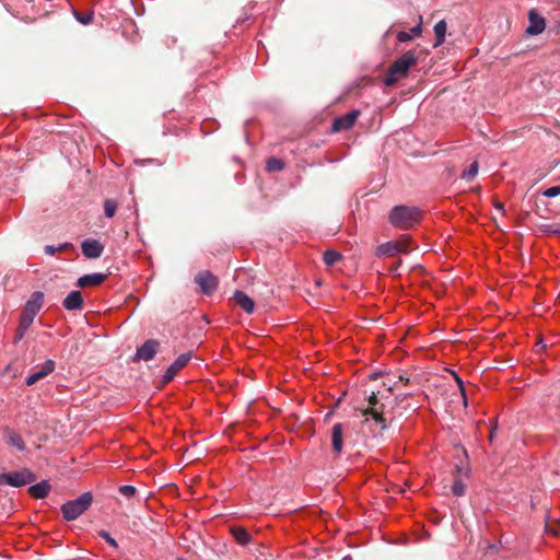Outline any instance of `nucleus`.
Returning <instances> with one entry per match:
<instances>
[{"label": "nucleus", "mask_w": 560, "mask_h": 560, "mask_svg": "<svg viewBox=\"0 0 560 560\" xmlns=\"http://www.w3.org/2000/svg\"><path fill=\"white\" fill-rule=\"evenodd\" d=\"M421 219V211L417 207L405 205L395 206L388 214L389 223L400 230L412 229Z\"/></svg>", "instance_id": "nucleus-1"}, {"label": "nucleus", "mask_w": 560, "mask_h": 560, "mask_svg": "<svg viewBox=\"0 0 560 560\" xmlns=\"http://www.w3.org/2000/svg\"><path fill=\"white\" fill-rule=\"evenodd\" d=\"M369 407L361 411L365 417L364 422L370 425L373 433H382L386 429V419L384 418V405L380 404L377 394L372 392L368 397Z\"/></svg>", "instance_id": "nucleus-2"}, {"label": "nucleus", "mask_w": 560, "mask_h": 560, "mask_svg": "<svg viewBox=\"0 0 560 560\" xmlns=\"http://www.w3.org/2000/svg\"><path fill=\"white\" fill-rule=\"evenodd\" d=\"M418 55L416 49H410L400 56L389 68L384 83L386 85L395 84L400 78L408 74L410 68L417 63Z\"/></svg>", "instance_id": "nucleus-3"}, {"label": "nucleus", "mask_w": 560, "mask_h": 560, "mask_svg": "<svg viewBox=\"0 0 560 560\" xmlns=\"http://www.w3.org/2000/svg\"><path fill=\"white\" fill-rule=\"evenodd\" d=\"M93 495L91 492H84L79 498L62 504L61 513L67 521H74L81 516L92 504Z\"/></svg>", "instance_id": "nucleus-4"}, {"label": "nucleus", "mask_w": 560, "mask_h": 560, "mask_svg": "<svg viewBox=\"0 0 560 560\" xmlns=\"http://www.w3.org/2000/svg\"><path fill=\"white\" fill-rule=\"evenodd\" d=\"M36 479L37 477L34 472L27 468H23L19 471L0 474V486L10 485L12 487L20 488L34 482Z\"/></svg>", "instance_id": "nucleus-5"}, {"label": "nucleus", "mask_w": 560, "mask_h": 560, "mask_svg": "<svg viewBox=\"0 0 560 560\" xmlns=\"http://www.w3.org/2000/svg\"><path fill=\"white\" fill-rule=\"evenodd\" d=\"M199 291L205 295H211L218 288V279L210 271H200L195 277Z\"/></svg>", "instance_id": "nucleus-6"}, {"label": "nucleus", "mask_w": 560, "mask_h": 560, "mask_svg": "<svg viewBox=\"0 0 560 560\" xmlns=\"http://www.w3.org/2000/svg\"><path fill=\"white\" fill-rule=\"evenodd\" d=\"M191 359V352L182 353L165 371L162 376V384L166 385L184 369Z\"/></svg>", "instance_id": "nucleus-7"}, {"label": "nucleus", "mask_w": 560, "mask_h": 560, "mask_svg": "<svg viewBox=\"0 0 560 560\" xmlns=\"http://www.w3.org/2000/svg\"><path fill=\"white\" fill-rule=\"evenodd\" d=\"M159 341L154 339L147 340L143 345L137 348V351L132 358L133 362L149 361L152 360L159 349Z\"/></svg>", "instance_id": "nucleus-8"}, {"label": "nucleus", "mask_w": 560, "mask_h": 560, "mask_svg": "<svg viewBox=\"0 0 560 560\" xmlns=\"http://www.w3.org/2000/svg\"><path fill=\"white\" fill-rule=\"evenodd\" d=\"M528 22L525 33L529 36L539 35L546 28V20L534 9L528 12Z\"/></svg>", "instance_id": "nucleus-9"}, {"label": "nucleus", "mask_w": 560, "mask_h": 560, "mask_svg": "<svg viewBox=\"0 0 560 560\" xmlns=\"http://www.w3.org/2000/svg\"><path fill=\"white\" fill-rule=\"evenodd\" d=\"M359 116L360 112L353 109L343 116L335 118L331 127L332 131L339 132L352 128Z\"/></svg>", "instance_id": "nucleus-10"}, {"label": "nucleus", "mask_w": 560, "mask_h": 560, "mask_svg": "<svg viewBox=\"0 0 560 560\" xmlns=\"http://www.w3.org/2000/svg\"><path fill=\"white\" fill-rule=\"evenodd\" d=\"M82 254L89 259H96L102 256L104 252V245L93 238L84 240L81 243Z\"/></svg>", "instance_id": "nucleus-11"}, {"label": "nucleus", "mask_w": 560, "mask_h": 560, "mask_svg": "<svg viewBox=\"0 0 560 560\" xmlns=\"http://www.w3.org/2000/svg\"><path fill=\"white\" fill-rule=\"evenodd\" d=\"M45 301V295L40 291H35L31 294L25 304V315H37L40 312Z\"/></svg>", "instance_id": "nucleus-12"}, {"label": "nucleus", "mask_w": 560, "mask_h": 560, "mask_svg": "<svg viewBox=\"0 0 560 560\" xmlns=\"http://www.w3.org/2000/svg\"><path fill=\"white\" fill-rule=\"evenodd\" d=\"M407 249L401 248V244L397 242H386L381 244L376 249L377 256H387L392 257L398 254H406Z\"/></svg>", "instance_id": "nucleus-13"}, {"label": "nucleus", "mask_w": 560, "mask_h": 560, "mask_svg": "<svg viewBox=\"0 0 560 560\" xmlns=\"http://www.w3.org/2000/svg\"><path fill=\"white\" fill-rule=\"evenodd\" d=\"M233 303L242 308L244 312L250 314L255 308V302L252 298L245 294L243 291H235L232 298Z\"/></svg>", "instance_id": "nucleus-14"}, {"label": "nucleus", "mask_w": 560, "mask_h": 560, "mask_svg": "<svg viewBox=\"0 0 560 560\" xmlns=\"http://www.w3.org/2000/svg\"><path fill=\"white\" fill-rule=\"evenodd\" d=\"M331 446L336 455H340L343 446V429L341 423H336L331 428Z\"/></svg>", "instance_id": "nucleus-15"}, {"label": "nucleus", "mask_w": 560, "mask_h": 560, "mask_svg": "<svg viewBox=\"0 0 560 560\" xmlns=\"http://www.w3.org/2000/svg\"><path fill=\"white\" fill-rule=\"evenodd\" d=\"M55 369V362L51 360H47L45 364L35 373L31 374L26 378V385L32 386L39 380L46 377L48 374H50Z\"/></svg>", "instance_id": "nucleus-16"}, {"label": "nucleus", "mask_w": 560, "mask_h": 560, "mask_svg": "<svg viewBox=\"0 0 560 560\" xmlns=\"http://www.w3.org/2000/svg\"><path fill=\"white\" fill-rule=\"evenodd\" d=\"M107 276L105 273L95 272L90 275H84L78 279V287L86 288V287H96L101 284Z\"/></svg>", "instance_id": "nucleus-17"}, {"label": "nucleus", "mask_w": 560, "mask_h": 560, "mask_svg": "<svg viewBox=\"0 0 560 560\" xmlns=\"http://www.w3.org/2000/svg\"><path fill=\"white\" fill-rule=\"evenodd\" d=\"M230 533L241 546H247L253 541L252 535L243 526H231Z\"/></svg>", "instance_id": "nucleus-18"}, {"label": "nucleus", "mask_w": 560, "mask_h": 560, "mask_svg": "<svg viewBox=\"0 0 560 560\" xmlns=\"http://www.w3.org/2000/svg\"><path fill=\"white\" fill-rule=\"evenodd\" d=\"M83 304L82 294L79 291H71L63 300V306L68 311H78Z\"/></svg>", "instance_id": "nucleus-19"}, {"label": "nucleus", "mask_w": 560, "mask_h": 560, "mask_svg": "<svg viewBox=\"0 0 560 560\" xmlns=\"http://www.w3.org/2000/svg\"><path fill=\"white\" fill-rule=\"evenodd\" d=\"M421 24H422V18L420 16L419 23L416 26L411 27L408 32L407 31L398 32L397 39L400 43H406V42L411 40L413 37H419L422 33Z\"/></svg>", "instance_id": "nucleus-20"}, {"label": "nucleus", "mask_w": 560, "mask_h": 560, "mask_svg": "<svg viewBox=\"0 0 560 560\" xmlns=\"http://www.w3.org/2000/svg\"><path fill=\"white\" fill-rule=\"evenodd\" d=\"M50 491V485L48 481L43 480L30 487L28 492L35 499H44Z\"/></svg>", "instance_id": "nucleus-21"}, {"label": "nucleus", "mask_w": 560, "mask_h": 560, "mask_svg": "<svg viewBox=\"0 0 560 560\" xmlns=\"http://www.w3.org/2000/svg\"><path fill=\"white\" fill-rule=\"evenodd\" d=\"M4 439L10 445L14 446L16 450H25V443L22 436L19 433L14 432L13 430L9 428L4 429Z\"/></svg>", "instance_id": "nucleus-22"}, {"label": "nucleus", "mask_w": 560, "mask_h": 560, "mask_svg": "<svg viewBox=\"0 0 560 560\" xmlns=\"http://www.w3.org/2000/svg\"><path fill=\"white\" fill-rule=\"evenodd\" d=\"M446 30H447V25L444 20L439 21L434 25V34H435L434 47H438L444 43Z\"/></svg>", "instance_id": "nucleus-23"}, {"label": "nucleus", "mask_w": 560, "mask_h": 560, "mask_svg": "<svg viewBox=\"0 0 560 560\" xmlns=\"http://www.w3.org/2000/svg\"><path fill=\"white\" fill-rule=\"evenodd\" d=\"M341 258H342V255L339 252H336L334 249H328L323 255L324 262L327 266H334L339 260H341Z\"/></svg>", "instance_id": "nucleus-24"}, {"label": "nucleus", "mask_w": 560, "mask_h": 560, "mask_svg": "<svg viewBox=\"0 0 560 560\" xmlns=\"http://www.w3.org/2000/svg\"><path fill=\"white\" fill-rule=\"evenodd\" d=\"M284 167V163L281 159L271 156L267 160L266 168L268 172H279Z\"/></svg>", "instance_id": "nucleus-25"}, {"label": "nucleus", "mask_w": 560, "mask_h": 560, "mask_svg": "<svg viewBox=\"0 0 560 560\" xmlns=\"http://www.w3.org/2000/svg\"><path fill=\"white\" fill-rule=\"evenodd\" d=\"M478 170H479L478 162L474 161L469 165V167L463 172L462 178L467 182H471L477 176Z\"/></svg>", "instance_id": "nucleus-26"}, {"label": "nucleus", "mask_w": 560, "mask_h": 560, "mask_svg": "<svg viewBox=\"0 0 560 560\" xmlns=\"http://www.w3.org/2000/svg\"><path fill=\"white\" fill-rule=\"evenodd\" d=\"M73 15L79 23H81L83 25H88L92 22L94 13H93V11H85V12L73 11Z\"/></svg>", "instance_id": "nucleus-27"}, {"label": "nucleus", "mask_w": 560, "mask_h": 560, "mask_svg": "<svg viewBox=\"0 0 560 560\" xmlns=\"http://www.w3.org/2000/svg\"><path fill=\"white\" fill-rule=\"evenodd\" d=\"M117 210V202L113 199H106L104 201V214L106 218H113Z\"/></svg>", "instance_id": "nucleus-28"}, {"label": "nucleus", "mask_w": 560, "mask_h": 560, "mask_svg": "<svg viewBox=\"0 0 560 560\" xmlns=\"http://www.w3.org/2000/svg\"><path fill=\"white\" fill-rule=\"evenodd\" d=\"M466 485L460 480L456 479L452 487V492L456 497H463L465 494Z\"/></svg>", "instance_id": "nucleus-29"}, {"label": "nucleus", "mask_w": 560, "mask_h": 560, "mask_svg": "<svg viewBox=\"0 0 560 560\" xmlns=\"http://www.w3.org/2000/svg\"><path fill=\"white\" fill-rule=\"evenodd\" d=\"M119 492L126 498H132L137 493V489L133 486H121Z\"/></svg>", "instance_id": "nucleus-30"}, {"label": "nucleus", "mask_w": 560, "mask_h": 560, "mask_svg": "<svg viewBox=\"0 0 560 560\" xmlns=\"http://www.w3.org/2000/svg\"><path fill=\"white\" fill-rule=\"evenodd\" d=\"M542 195L547 198H553L560 195V185L547 188Z\"/></svg>", "instance_id": "nucleus-31"}, {"label": "nucleus", "mask_w": 560, "mask_h": 560, "mask_svg": "<svg viewBox=\"0 0 560 560\" xmlns=\"http://www.w3.org/2000/svg\"><path fill=\"white\" fill-rule=\"evenodd\" d=\"M100 536L105 539L112 547L117 548L118 544L117 541L109 535L106 530H101Z\"/></svg>", "instance_id": "nucleus-32"}, {"label": "nucleus", "mask_w": 560, "mask_h": 560, "mask_svg": "<svg viewBox=\"0 0 560 560\" xmlns=\"http://www.w3.org/2000/svg\"><path fill=\"white\" fill-rule=\"evenodd\" d=\"M44 252L46 255L54 256L57 253V247L54 245H46Z\"/></svg>", "instance_id": "nucleus-33"}, {"label": "nucleus", "mask_w": 560, "mask_h": 560, "mask_svg": "<svg viewBox=\"0 0 560 560\" xmlns=\"http://www.w3.org/2000/svg\"><path fill=\"white\" fill-rule=\"evenodd\" d=\"M34 317H22L21 328L26 329L32 323Z\"/></svg>", "instance_id": "nucleus-34"}, {"label": "nucleus", "mask_w": 560, "mask_h": 560, "mask_svg": "<svg viewBox=\"0 0 560 560\" xmlns=\"http://www.w3.org/2000/svg\"><path fill=\"white\" fill-rule=\"evenodd\" d=\"M70 248H73V245L71 243H62L59 246H57V252H65Z\"/></svg>", "instance_id": "nucleus-35"}, {"label": "nucleus", "mask_w": 560, "mask_h": 560, "mask_svg": "<svg viewBox=\"0 0 560 560\" xmlns=\"http://www.w3.org/2000/svg\"><path fill=\"white\" fill-rule=\"evenodd\" d=\"M456 381L458 383V386L460 388L462 395L464 397V404L467 405V400H466V396H465V389H464V384H463L462 380L457 375H456Z\"/></svg>", "instance_id": "nucleus-36"}, {"label": "nucleus", "mask_w": 560, "mask_h": 560, "mask_svg": "<svg viewBox=\"0 0 560 560\" xmlns=\"http://www.w3.org/2000/svg\"><path fill=\"white\" fill-rule=\"evenodd\" d=\"M548 231L552 234H557V235H560V226H556V225H550L548 228Z\"/></svg>", "instance_id": "nucleus-37"}, {"label": "nucleus", "mask_w": 560, "mask_h": 560, "mask_svg": "<svg viewBox=\"0 0 560 560\" xmlns=\"http://www.w3.org/2000/svg\"><path fill=\"white\" fill-rule=\"evenodd\" d=\"M536 347H538L537 351L544 350L546 348V345L542 342V337L540 336L538 339V342L536 343Z\"/></svg>", "instance_id": "nucleus-38"}, {"label": "nucleus", "mask_w": 560, "mask_h": 560, "mask_svg": "<svg viewBox=\"0 0 560 560\" xmlns=\"http://www.w3.org/2000/svg\"><path fill=\"white\" fill-rule=\"evenodd\" d=\"M495 430H497V425L494 424L490 431V434H489V441L492 442L493 439H494V434H495Z\"/></svg>", "instance_id": "nucleus-39"}, {"label": "nucleus", "mask_w": 560, "mask_h": 560, "mask_svg": "<svg viewBox=\"0 0 560 560\" xmlns=\"http://www.w3.org/2000/svg\"><path fill=\"white\" fill-rule=\"evenodd\" d=\"M401 244V248H406L407 249V253L409 252L408 249V243H409V240H405L402 242H399Z\"/></svg>", "instance_id": "nucleus-40"}, {"label": "nucleus", "mask_w": 560, "mask_h": 560, "mask_svg": "<svg viewBox=\"0 0 560 560\" xmlns=\"http://www.w3.org/2000/svg\"><path fill=\"white\" fill-rule=\"evenodd\" d=\"M399 381L404 384H408L410 382V380L404 375H399Z\"/></svg>", "instance_id": "nucleus-41"}, {"label": "nucleus", "mask_w": 560, "mask_h": 560, "mask_svg": "<svg viewBox=\"0 0 560 560\" xmlns=\"http://www.w3.org/2000/svg\"><path fill=\"white\" fill-rule=\"evenodd\" d=\"M547 528H548V530H550V533H551L552 535H557V534H558V532H557V529H556V528H552V527H549V526H548Z\"/></svg>", "instance_id": "nucleus-42"}, {"label": "nucleus", "mask_w": 560, "mask_h": 560, "mask_svg": "<svg viewBox=\"0 0 560 560\" xmlns=\"http://www.w3.org/2000/svg\"><path fill=\"white\" fill-rule=\"evenodd\" d=\"M22 336H23V331H21V332L19 334V336H18L16 340L21 339V338H22Z\"/></svg>", "instance_id": "nucleus-43"}, {"label": "nucleus", "mask_w": 560, "mask_h": 560, "mask_svg": "<svg viewBox=\"0 0 560 560\" xmlns=\"http://www.w3.org/2000/svg\"><path fill=\"white\" fill-rule=\"evenodd\" d=\"M498 209L502 210L503 209V205H499Z\"/></svg>", "instance_id": "nucleus-44"}]
</instances>
